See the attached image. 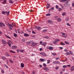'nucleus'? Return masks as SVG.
<instances>
[{"instance_id": "nucleus-1", "label": "nucleus", "mask_w": 74, "mask_h": 74, "mask_svg": "<svg viewBox=\"0 0 74 74\" xmlns=\"http://www.w3.org/2000/svg\"><path fill=\"white\" fill-rule=\"evenodd\" d=\"M53 64H60V62L59 61H53Z\"/></svg>"}, {"instance_id": "nucleus-2", "label": "nucleus", "mask_w": 74, "mask_h": 74, "mask_svg": "<svg viewBox=\"0 0 74 74\" xmlns=\"http://www.w3.org/2000/svg\"><path fill=\"white\" fill-rule=\"evenodd\" d=\"M18 48V47L16 46H12V48L13 49H16Z\"/></svg>"}, {"instance_id": "nucleus-3", "label": "nucleus", "mask_w": 74, "mask_h": 74, "mask_svg": "<svg viewBox=\"0 0 74 74\" xmlns=\"http://www.w3.org/2000/svg\"><path fill=\"white\" fill-rule=\"evenodd\" d=\"M40 54L41 55H43V56H45H45H47V55H46V54H45V53H43V52L40 53Z\"/></svg>"}, {"instance_id": "nucleus-4", "label": "nucleus", "mask_w": 74, "mask_h": 74, "mask_svg": "<svg viewBox=\"0 0 74 74\" xmlns=\"http://www.w3.org/2000/svg\"><path fill=\"white\" fill-rule=\"evenodd\" d=\"M36 45H37V43H32L31 45V47H35V46H36Z\"/></svg>"}, {"instance_id": "nucleus-5", "label": "nucleus", "mask_w": 74, "mask_h": 74, "mask_svg": "<svg viewBox=\"0 0 74 74\" xmlns=\"http://www.w3.org/2000/svg\"><path fill=\"white\" fill-rule=\"evenodd\" d=\"M43 69H44L45 70H46V71H48L49 70V69L47 67H43Z\"/></svg>"}, {"instance_id": "nucleus-6", "label": "nucleus", "mask_w": 74, "mask_h": 74, "mask_svg": "<svg viewBox=\"0 0 74 74\" xmlns=\"http://www.w3.org/2000/svg\"><path fill=\"white\" fill-rule=\"evenodd\" d=\"M2 43H3V44H6V42H5V41H4V40H2Z\"/></svg>"}, {"instance_id": "nucleus-7", "label": "nucleus", "mask_w": 74, "mask_h": 74, "mask_svg": "<svg viewBox=\"0 0 74 74\" xmlns=\"http://www.w3.org/2000/svg\"><path fill=\"white\" fill-rule=\"evenodd\" d=\"M74 70V66H72L71 67V70L72 71H73V70Z\"/></svg>"}, {"instance_id": "nucleus-8", "label": "nucleus", "mask_w": 74, "mask_h": 74, "mask_svg": "<svg viewBox=\"0 0 74 74\" xmlns=\"http://www.w3.org/2000/svg\"><path fill=\"white\" fill-rule=\"evenodd\" d=\"M21 66L22 68H23V67H24V64H23V63H21Z\"/></svg>"}, {"instance_id": "nucleus-9", "label": "nucleus", "mask_w": 74, "mask_h": 74, "mask_svg": "<svg viewBox=\"0 0 74 74\" xmlns=\"http://www.w3.org/2000/svg\"><path fill=\"white\" fill-rule=\"evenodd\" d=\"M47 21L48 23H52L53 22L51 20H47Z\"/></svg>"}, {"instance_id": "nucleus-10", "label": "nucleus", "mask_w": 74, "mask_h": 74, "mask_svg": "<svg viewBox=\"0 0 74 74\" xmlns=\"http://www.w3.org/2000/svg\"><path fill=\"white\" fill-rule=\"evenodd\" d=\"M53 49V48L52 47H49V50H52Z\"/></svg>"}, {"instance_id": "nucleus-11", "label": "nucleus", "mask_w": 74, "mask_h": 74, "mask_svg": "<svg viewBox=\"0 0 74 74\" xmlns=\"http://www.w3.org/2000/svg\"><path fill=\"white\" fill-rule=\"evenodd\" d=\"M43 46H45L47 45V43L46 42H43L42 44Z\"/></svg>"}, {"instance_id": "nucleus-12", "label": "nucleus", "mask_w": 74, "mask_h": 74, "mask_svg": "<svg viewBox=\"0 0 74 74\" xmlns=\"http://www.w3.org/2000/svg\"><path fill=\"white\" fill-rule=\"evenodd\" d=\"M57 21L58 22H60V21H62V20L60 18H58L57 19Z\"/></svg>"}, {"instance_id": "nucleus-13", "label": "nucleus", "mask_w": 74, "mask_h": 74, "mask_svg": "<svg viewBox=\"0 0 74 74\" xmlns=\"http://www.w3.org/2000/svg\"><path fill=\"white\" fill-rule=\"evenodd\" d=\"M5 14H7V15H9V14H10V11L7 12V11H6L5 12Z\"/></svg>"}, {"instance_id": "nucleus-14", "label": "nucleus", "mask_w": 74, "mask_h": 74, "mask_svg": "<svg viewBox=\"0 0 74 74\" xmlns=\"http://www.w3.org/2000/svg\"><path fill=\"white\" fill-rule=\"evenodd\" d=\"M24 36H29V35L27 34V33H25L24 34Z\"/></svg>"}, {"instance_id": "nucleus-15", "label": "nucleus", "mask_w": 74, "mask_h": 74, "mask_svg": "<svg viewBox=\"0 0 74 74\" xmlns=\"http://www.w3.org/2000/svg\"><path fill=\"white\" fill-rule=\"evenodd\" d=\"M40 60H41L42 62H44V61H46V60L45 59H40Z\"/></svg>"}, {"instance_id": "nucleus-16", "label": "nucleus", "mask_w": 74, "mask_h": 74, "mask_svg": "<svg viewBox=\"0 0 74 74\" xmlns=\"http://www.w3.org/2000/svg\"><path fill=\"white\" fill-rule=\"evenodd\" d=\"M49 7H50V5L49 4H48L46 5V7L47 8H49Z\"/></svg>"}, {"instance_id": "nucleus-17", "label": "nucleus", "mask_w": 74, "mask_h": 74, "mask_svg": "<svg viewBox=\"0 0 74 74\" xmlns=\"http://www.w3.org/2000/svg\"><path fill=\"white\" fill-rule=\"evenodd\" d=\"M66 14L65 13V12H63L62 13V15L63 16H64V15H66Z\"/></svg>"}, {"instance_id": "nucleus-18", "label": "nucleus", "mask_w": 74, "mask_h": 74, "mask_svg": "<svg viewBox=\"0 0 74 74\" xmlns=\"http://www.w3.org/2000/svg\"><path fill=\"white\" fill-rule=\"evenodd\" d=\"M70 53L69 52L66 53L65 54V55H70Z\"/></svg>"}, {"instance_id": "nucleus-19", "label": "nucleus", "mask_w": 74, "mask_h": 74, "mask_svg": "<svg viewBox=\"0 0 74 74\" xmlns=\"http://www.w3.org/2000/svg\"><path fill=\"white\" fill-rule=\"evenodd\" d=\"M65 1H66V0H61L60 1V2H62L63 3V2H64Z\"/></svg>"}, {"instance_id": "nucleus-20", "label": "nucleus", "mask_w": 74, "mask_h": 74, "mask_svg": "<svg viewBox=\"0 0 74 74\" xmlns=\"http://www.w3.org/2000/svg\"><path fill=\"white\" fill-rule=\"evenodd\" d=\"M8 26H10V27H13V26H12V24H8Z\"/></svg>"}, {"instance_id": "nucleus-21", "label": "nucleus", "mask_w": 74, "mask_h": 74, "mask_svg": "<svg viewBox=\"0 0 74 74\" xmlns=\"http://www.w3.org/2000/svg\"><path fill=\"white\" fill-rule=\"evenodd\" d=\"M5 55L6 56H8V57L10 56V54H9V53H6Z\"/></svg>"}, {"instance_id": "nucleus-22", "label": "nucleus", "mask_w": 74, "mask_h": 74, "mask_svg": "<svg viewBox=\"0 0 74 74\" xmlns=\"http://www.w3.org/2000/svg\"><path fill=\"white\" fill-rule=\"evenodd\" d=\"M5 23L6 25H8H8L9 24V23H8V21H5Z\"/></svg>"}, {"instance_id": "nucleus-23", "label": "nucleus", "mask_w": 74, "mask_h": 74, "mask_svg": "<svg viewBox=\"0 0 74 74\" xmlns=\"http://www.w3.org/2000/svg\"><path fill=\"white\" fill-rule=\"evenodd\" d=\"M55 41H56V42H58V41H59L60 40L59 39H56L55 40Z\"/></svg>"}, {"instance_id": "nucleus-24", "label": "nucleus", "mask_w": 74, "mask_h": 74, "mask_svg": "<svg viewBox=\"0 0 74 74\" xmlns=\"http://www.w3.org/2000/svg\"><path fill=\"white\" fill-rule=\"evenodd\" d=\"M9 3H11V4H13L14 3V2L11 1V0H9Z\"/></svg>"}, {"instance_id": "nucleus-25", "label": "nucleus", "mask_w": 74, "mask_h": 74, "mask_svg": "<svg viewBox=\"0 0 74 74\" xmlns=\"http://www.w3.org/2000/svg\"><path fill=\"white\" fill-rule=\"evenodd\" d=\"M50 62H51V60H47V64H48L49 63H50Z\"/></svg>"}, {"instance_id": "nucleus-26", "label": "nucleus", "mask_w": 74, "mask_h": 74, "mask_svg": "<svg viewBox=\"0 0 74 74\" xmlns=\"http://www.w3.org/2000/svg\"><path fill=\"white\" fill-rule=\"evenodd\" d=\"M20 51L22 53L24 51V50H22V49H20Z\"/></svg>"}, {"instance_id": "nucleus-27", "label": "nucleus", "mask_w": 74, "mask_h": 74, "mask_svg": "<svg viewBox=\"0 0 74 74\" xmlns=\"http://www.w3.org/2000/svg\"><path fill=\"white\" fill-rule=\"evenodd\" d=\"M65 19L66 21H69V18L67 17H66L65 18Z\"/></svg>"}, {"instance_id": "nucleus-28", "label": "nucleus", "mask_w": 74, "mask_h": 74, "mask_svg": "<svg viewBox=\"0 0 74 74\" xmlns=\"http://www.w3.org/2000/svg\"><path fill=\"white\" fill-rule=\"evenodd\" d=\"M15 24L13 23H12V26H13V27H14V26H15Z\"/></svg>"}, {"instance_id": "nucleus-29", "label": "nucleus", "mask_w": 74, "mask_h": 74, "mask_svg": "<svg viewBox=\"0 0 74 74\" xmlns=\"http://www.w3.org/2000/svg\"><path fill=\"white\" fill-rule=\"evenodd\" d=\"M6 0H4V1L2 2V3H3V4H5V3H6Z\"/></svg>"}, {"instance_id": "nucleus-30", "label": "nucleus", "mask_w": 74, "mask_h": 74, "mask_svg": "<svg viewBox=\"0 0 74 74\" xmlns=\"http://www.w3.org/2000/svg\"><path fill=\"white\" fill-rule=\"evenodd\" d=\"M10 52H12V53H15V52L12 50H10Z\"/></svg>"}, {"instance_id": "nucleus-31", "label": "nucleus", "mask_w": 74, "mask_h": 74, "mask_svg": "<svg viewBox=\"0 0 74 74\" xmlns=\"http://www.w3.org/2000/svg\"><path fill=\"white\" fill-rule=\"evenodd\" d=\"M2 25V23H0V26L1 27H3V25Z\"/></svg>"}, {"instance_id": "nucleus-32", "label": "nucleus", "mask_w": 74, "mask_h": 74, "mask_svg": "<svg viewBox=\"0 0 74 74\" xmlns=\"http://www.w3.org/2000/svg\"><path fill=\"white\" fill-rule=\"evenodd\" d=\"M66 25L69 26H71V25L69 24V23H66Z\"/></svg>"}, {"instance_id": "nucleus-33", "label": "nucleus", "mask_w": 74, "mask_h": 74, "mask_svg": "<svg viewBox=\"0 0 74 74\" xmlns=\"http://www.w3.org/2000/svg\"><path fill=\"white\" fill-rule=\"evenodd\" d=\"M44 38H46L47 39H48V38H49V37H48L47 36H45Z\"/></svg>"}, {"instance_id": "nucleus-34", "label": "nucleus", "mask_w": 74, "mask_h": 74, "mask_svg": "<svg viewBox=\"0 0 74 74\" xmlns=\"http://www.w3.org/2000/svg\"><path fill=\"white\" fill-rule=\"evenodd\" d=\"M59 69V67L58 66H56L55 68V69L56 70H58Z\"/></svg>"}, {"instance_id": "nucleus-35", "label": "nucleus", "mask_w": 74, "mask_h": 74, "mask_svg": "<svg viewBox=\"0 0 74 74\" xmlns=\"http://www.w3.org/2000/svg\"><path fill=\"white\" fill-rule=\"evenodd\" d=\"M9 60L10 62H11V63H14V62H13V61L11 60Z\"/></svg>"}, {"instance_id": "nucleus-36", "label": "nucleus", "mask_w": 74, "mask_h": 74, "mask_svg": "<svg viewBox=\"0 0 74 74\" xmlns=\"http://www.w3.org/2000/svg\"><path fill=\"white\" fill-rule=\"evenodd\" d=\"M66 34H65V35H64L62 36V37H64L65 38H66Z\"/></svg>"}, {"instance_id": "nucleus-37", "label": "nucleus", "mask_w": 74, "mask_h": 74, "mask_svg": "<svg viewBox=\"0 0 74 74\" xmlns=\"http://www.w3.org/2000/svg\"><path fill=\"white\" fill-rule=\"evenodd\" d=\"M67 67V66L66 65H63L62 66V67L63 68H66V67Z\"/></svg>"}, {"instance_id": "nucleus-38", "label": "nucleus", "mask_w": 74, "mask_h": 74, "mask_svg": "<svg viewBox=\"0 0 74 74\" xmlns=\"http://www.w3.org/2000/svg\"><path fill=\"white\" fill-rule=\"evenodd\" d=\"M60 44L61 45H65L64 43L62 42L60 43Z\"/></svg>"}, {"instance_id": "nucleus-39", "label": "nucleus", "mask_w": 74, "mask_h": 74, "mask_svg": "<svg viewBox=\"0 0 74 74\" xmlns=\"http://www.w3.org/2000/svg\"><path fill=\"white\" fill-rule=\"evenodd\" d=\"M14 37H16L17 36V35H16V34H15V33H14Z\"/></svg>"}, {"instance_id": "nucleus-40", "label": "nucleus", "mask_w": 74, "mask_h": 74, "mask_svg": "<svg viewBox=\"0 0 74 74\" xmlns=\"http://www.w3.org/2000/svg\"><path fill=\"white\" fill-rule=\"evenodd\" d=\"M46 16H50L51 15V14H46Z\"/></svg>"}, {"instance_id": "nucleus-41", "label": "nucleus", "mask_w": 74, "mask_h": 74, "mask_svg": "<svg viewBox=\"0 0 74 74\" xmlns=\"http://www.w3.org/2000/svg\"><path fill=\"white\" fill-rule=\"evenodd\" d=\"M53 43L54 44H56L57 43V42H56V41H54L53 42Z\"/></svg>"}, {"instance_id": "nucleus-42", "label": "nucleus", "mask_w": 74, "mask_h": 74, "mask_svg": "<svg viewBox=\"0 0 74 74\" xmlns=\"http://www.w3.org/2000/svg\"><path fill=\"white\" fill-rule=\"evenodd\" d=\"M43 65L44 66H47V65L45 63H43Z\"/></svg>"}, {"instance_id": "nucleus-43", "label": "nucleus", "mask_w": 74, "mask_h": 74, "mask_svg": "<svg viewBox=\"0 0 74 74\" xmlns=\"http://www.w3.org/2000/svg\"><path fill=\"white\" fill-rule=\"evenodd\" d=\"M59 11H62V8H59Z\"/></svg>"}, {"instance_id": "nucleus-44", "label": "nucleus", "mask_w": 74, "mask_h": 74, "mask_svg": "<svg viewBox=\"0 0 74 74\" xmlns=\"http://www.w3.org/2000/svg\"><path fill=\"white\" fill-rule=\"evenodd\" d=\"M22 41H23V42H25V40L24 38L22 39Z\"/></svg>"}, {"instance_id": "nucleus-45", "label": "nucleus", "mask_w": 74, "mask_h": 74, "mask_svg": "<svg viewBox=\"0 0 74 74\" xmlns=\"http://www.w3.org/2000/svg\"><path fill=\"white\" fill-rule=\"evenodd\" d=\"M56 9H58V7H59L58 6V5H57L56 6Z\"/></svg>"}, {"instance_id": "nucleus-46", "label": "nucleus", "mask_w": 74, "mask_h": 74, "mask_svg": "<svg viewBox=\"0 0 74 74\" xmlns=\"http://www.w3.org/2000/svg\"><path fill=\"white\" fill-rule=\"evenodd\" d=\"M2 14H5V12L3 11L2 12Z\"/></svg>"}, {"instance_id": "nucleus-47", "label": "nucleus", "mask_w": 74, "mask_h": 74, "mask_svg": "<svg viewBox=\"0 0 74 74\" xmlns=\"http://www.w3.org/2000/svg\"><path fill=\"white\" fill-rule=\"evenodd\" d=\"M2 25L4 27H5V24H3V23H2Z\"/></svg>"}, {"instance_id": "nucleus-48", "label": "nucleus", "mask_w": 74, "mask_h": 74, "mask_svg": "<svg viewBox=\"0 0 74 74\" xmlns=\"http://www.w3.org/2000/svg\"><path fill=\"white\" fill-rule=\"evenodd\" d=\"M41 29V28L40 27H38V30H40Z\"/></svg>"}, {"instance_id": "nucleus-49", "label": "nucleus", "mask_w": 74, "mask_h": 74, "mask_svg": "<svg viewBox=\"0 0 74 74\" xmlns=\"http://www.w3.org/2000/svg\"><path fill=\"white\" fill-rule=\"evenodd\" d=\"M52 55H54V56H55V55H56V53H52Z\"/></svg>"}, {"instance_id": "nucleus-50", "label": "nucleus", "mask_w": 74, "mask_h": 74, "mask_svg": "<svg viewBox=\"0 0 74 74\" xmlns=\"http://www.w3.org/2000/svg\"><path fill=\"white\" fill-rule=\"evenodd\" d=\"M1 71L2 73H4V70H3V69H1Z\"/></svg>"}, {"instance_id": "nucleus-51", "label": "nucleus", "mask_w": 74, "mask_h": 74, "mask_svg": "<svg viewBox=\"0 0 74 74\" xmlns=\"http://www.w3.org/2000/svg\"><path fill=\"white\" fill-rule=\"evenodd\" d=\"M58 18V16H56L54 17V18H55V19H57Z\"/></svg>"}, {"instance_id": "nucleus-52", "label": "nucleus", "mask_w": 74, "mask_h": 74, "mask_svg": "<svg viewBox=\"0 0 74 74\" xmlns=\"http://www.w3.org/2000/svg\"><path fill=\"white\" fill-rule=\"evenodd\" d=\"M2 59H3V60H5V57H3L2 58Z\"/></svg>"}, {"instance_id": "nucleus-53", "label": "nucleus", "mask_w": 74, "mask_h": 74, "mask_svg": "<svg viewBox=\"0 0 74 74\" xmlns=\"http://www.w3.org/2000/svg\"><path fill=\"white\" fill-rule=\"evenodd\" d=\"M7 38H9V39H11V38L8 36H7Z\"/></svg>"}, {"instance_id": "nucleus-54", "label": "nucleus", "mask_w": 74, "mask_h": 74, "mask_svg": "<svg viewBox=\"0 0 74 74\" xmlns=\"http://www.w3.org/2000/svg\"><path fill=\"white\" fill-rule=\"evenodd\" d=\"M69 52L71 53V54L72 53H73V52H72L71 51H70Z\"/></svg>"}, {"instance_id": "nucleus-55", "label": "nucleus", "mask_w": 74, "mask_h": 74, "mask_svg": "<svg viewBox=\"0 0 74 74\" xmlns=\"http://www.w3.org/2000/svg\"><path fill=\"white\" fill-rule=\"evenodd\" d=\"M38 27H37V26H36L35 27V28H36V29H38Z\"/></svg>"}, {"instance_id": "nucleus-56", "label": "nucleus", "mask_w": 74, "mask_h": 74, "mask_svg": "<svg viewBox=\"0 0 74 74\" xmlns=\"http://www.w3.org/2000/svg\"><path fill=\"white\" fill-rule=\"evenodd\" d=\"M65 42L66 44H69V43L66 41H65Z\"/></svg>"}, {"instance_id": "nucleus-57", "label": "nucleus", "mask_w": 74, "mask_h": 74, "mask_svg": "<svg viewBox=\"0 0 74 74\" xmlns=\"http://www.w3.org/2000/svg\"><path fill=\"white\" fill-rule=\"evenodd\" d=\"M72 5L73 7H74V3H72Z\"/></svg>"}, {"instance_id": "nucleus-58", "label": "nucleus", "mask_w": 74, "mask_h": 74, "mask_svg": "<svg viewBox=\"0 0 74 74\" xmlns=\"http://www.w3.org/2000/svg\"><path fill=\"white\" fill-rule=\"evenodd\" d=\"M64 51H65V52H67V50L66 49H64Z\"/></svg>"}, {"instance_id": "nucleus-59", "label": "nucleus", "mask_w": 74, "mask_h": 74, "mask_svg": "<svg viewBox=\"0 0 74 74\" xmlns=\"http://www.w3.org/2000/svg\"><path fill=\"white\" fill-rule=\"evenodd\" d=\"M39 66H40V67H42V65H39Z\"/></svg>"}, {"instance_id": "nucleus-60", "label": "nucleus", "mask_w": 74, "mask_h": 74, "mask_svg": "<svg viewBox=\"0 0 74 74\" xmlns=\"http://www.w3.org/2000/svg\"><path fill=\"white\" fill-rule=\"evenodd\" d=\"M4 65L6 67V68H8V66H7L5 64H4Z\"/></svg>"}, {"instance_id": "nucleus-61", "label": "nucleus", "mask_w": 74, "mask_h": 74, "mask_svg": "<svg viewBox=\"0 0 74 74\" xmlns=\"http://www.w3.org/2000/svg\"><path fill=\"white\" fill-rule=\"evenodd\" d=\"M59 48H60V49H63V47H59Z\"/></svg>"}, {"instance_id": "nucleus-62", "label": "nucleus", "mask_w": 74, "mask_h": 74, "mask_svg": "<svg viewBox=\"0 0 74 74\" xmlns=\"http://www.w3.org/2000/svg\"><path fill=\"white\" fill-rule=\"evenodd\" d=\"M32 33H33L34 34H35V33H36V32H35L34 31L32 32Z\"/></svg>"}, {"instance_id": "nucleus-63", "label": "nucleus", "mask_w": 74, "mask_h": 74, "mask_svg": "<svg viewBox=\"0 0 74 74\" xmlns=\"http://www.w3.org/2000/svg\"><path fill=\"white\" fill-rule=\"evenodd\" d=\"M51 9L52 10H54V8L53 7L51 8Z\"/></svg>"}, {"instance_id": "nucleus-64", "label": "nucleus", "mask_w": 74, "mask_h": 74, "mask_svg": "<svg viewBox=\"0 0 74 74\" xmlns=\"http://www.w3.org/2000/svg\"><path fill=\"white\" fill-rule=\"evenodd\" d=\"M67 66H68V67H70V65H67Z\"/></svg>"}]
</instances>
